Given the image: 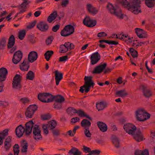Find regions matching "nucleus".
<instances>
[{
    "instance_id": "2",
    "label": "nucleus",
    "mask_w": 155,
    "mask_h": 155,
    "mask_svg": "<svg viewBox=\"0 0 155 155\" xmlns=\"http://www.w3.org/2000/svg\"><path fill=\"white\" fill-rule=\"evenodd\" d=\"M124 129L129 134L133 136L136 141L140 142L143 140V137L140 130H137L136 127L134 124L130 123L124 124Z\"/></svg>"
},
{
    "instance_id": "20",
    "label": "nucleus",
    "mask_w": 155,
    "mask_h": 155,
    "mask_svg": "<svg viewBox=\"0 0 155 155\" xmlns=\"http://www.w3.org/2000/svg\"><path fill=\"white\" fill-rule=\"evenodd\" d=\"M144 96L146 97H149L152 96L151 91L143 85L141 86Z\"/></svg>"
},
{
    "instance_id": "55",
    "label": "nucleus",
    "mask_w": 155,
    "mask_h": 155,
    "mask_svg": "<svg viewBox=\"0 0 155 155\" xmlns=\"http://www.w3.org/2000/svg\"><path fill=\"white\" fill-rule=\"evenodd\" d=\"M60 28V25L57 24L52 27V30L54 32H56Z\"/></svg>"
},
{
    "instance_id": "28",
    "label": "nucleus",
    "mask_w": 155,
    "mask_h": 155,
    "mask_svg": "<svg viewBox=\"0 0 155 155\" xmlns=\"http://www.w3.org/2000/svg\"><path fill=\"white\" fill-rule=\"evenodd\" d=\"M134 154L135 155H149V151L147 149L143 150H136Z\"/></svg>"
},
{
    "instance_id": "8",
    "label": "nucleus",
    "mask_w": 155,
    "mask_h": 155,
    "mask_svg": "<svg viewBox=\"0 0 155 155\" xmlns=\"http://www.w3.org/2000/svg\"><path fill=\"white\" fill-rule=\"evenodd\" d=\"M74 31V26L71 25H68L65 26L61 31L60 34L62 36L67 37L73 34Z\"/></svg>"
},
{
    "instance_id": "49",
    "label": "nucleus",
    "mask_w": 155,
    "mask_h": 155,
    "mask_svg": "<svg viewBox=\"0 0 155 155\" xmlns=\"http://www.w3.org/2000/svg\"><path fill=\"white\" fill-rule=\"evenodd\" d=\"M24 2L21 4V7L24 8L25 9L26 6L30 3L29 1H28L27 0H23Z\"/></svg>"
},
{
    "instance_id": "35",
    "label": "nucleus",
    "mask_w": 155,
    "mask_h": 155,
    "mask_svg": "<svg viewBox=\"0 0 155 155\" xmlns=\"http://www.w3.org/2000/svg\"><path fill=\"white\" fill-rule=\"evenodd\" d=\"M35 77V74L32 71H30L26 74V78L27 80H33Z\"/></svg>"
},
{
    "instance_id": "36",
    "label": "nucleus",
    "mask_w": 155,
    "mask_h": 155,
    "mask_svg": "<svg viewBox=\"0 0 155 155\" xmlns=\"http://www.w3.org/2000/svg\"><path fill=\"white\" fill-rule=\"evenodd\" d=\"M112 142L116 148H118L120 147V141L117 138L115 137H113Z\"/></svg>"
},
{
    "instance_id": "16",
    "label": "nucleus",
    "mask_w": 155,
    "mask_h": 155,
    "mask_svg": "<svg viewBox=\"0 0 155 155\" xmlns=\"http://www.w3.org/2000/svg\"><path fill=\"white\" fill-rule=\"evenodd\" d=\"M8 74V70L5 68H0V82H3L5 80Z\"/></svg>"
},
{
    "instance_id": "56",
    "label": "nucleus",
    "mask_w": 155,
    "mask_h": 155,
    "mask_svg": "<svg viewBox=\"0 0 155 155\" xmlns=\"http://www.w3.org/2000/svg\"><path fill=\"white\" fill-rule=\"evenodd\" d=\"M83 150L84 152H85L86 153H90L91 151L90 148L87 147L85 146H84L83 147Z\"/></svg>"
},
{
    "instance_id": "39",
    "label": "nucleus",
    "mask_w": 155,
    "mask_h": 155,
    "mask_svg": "<svg viewBox=\"0 0 155 155\" xmlns=\"http://www.w3.org/2000/svg\"><path fill=\"white\" fill-rule=\"evenodd\" d=\"M6 40L5 38H3L0 41V49H4L6 45Z\"/></svg>"
},
{
    "instance_id": "15",
    "label": "nucleus",
    "mask_w": 155,
    "mask_h": 155,
    "mask_svg": "<svg viewBox=\"0 0 155 155\" xmlns=\"http://www.w3.org/2000/svg\"><path fill=\"white\" fill-rule=\"evenodd\" d=\"M91 63L92 65L96 64L101 59V56L97 52L92 54L90 58Z\"/></svg>"
},
{
    "instance_id": "61",
    "label": "nucleus",
    "mask_w": 155,
    "mask_h": 155,
    "mask_svg": "<svg viewBox=\"0 0 155 155\" xmlns=\"http://www.w3.org/2000/svg\"><path fill=\"white\" fill-rule=\"evenodd\" d=\"M28 98L26 97L22 98L20 99V101L23 104H25L28 101Z\"/></svg>"
},
{
    "instance_id": "6",
    "label": "nucleus",
    "mask_w": 155,
    "mask_h": 155,
    "mask_svg": "<svg viewBox=\"0 0 155 155\" xmlns=\"http://www.w3.org/2000/svg\"><path fill=\"white\" fill-rule=\"evenodd\" d=\"M107 8L109 12L111 14H114L120 19L123 18V15L121 13V10L119 8H115L113 5L110 3H108Z\"/></svg>"
},
{
    "instance_id": "32",
    "label": "nucleus",
    "mask_w": 155,
    "mask_h": 155,
    "mask_svg": "<svg viewBox=\"0 0 155 155\" xmlns=\"http://www.w3.org/2000/svg\"><path fill=\"white\" fill-rule=\"evenodd\" d=\"M22 149L21 152L23 153L26 152L27 151L28 144L25 140H23V142L21 143Z\"/></svg>"
},
{
    "instance_id": "13",
    "label": "nucleus",
    "mask_w": 155,
    "mask_h": 155,
    "mask_svg": "<svg viewBox=\"0 0 155 155\" xmlns=\"http://www.w3.org/2000/svg\"><path fill=\"white\" fill-rule=\"evenodd\" d=\"M51 94L48 93H39L38 96V98L41 101L45 103H48L52 101V100L50 98H48L47 100L45 99L48 97L51 96Z\"/></svg>"
},
{
    "instance_id": "48",
    "label": "nucleus",
    "mask_w": 155,
    "mask_h": 155,
    "mask_svg": "<svg viewBox=\"0 0 155 155\" xmlns=\"http://www.w3.org/2000/svg\"><path fill=\"white\" fill-rule=\"evenodd\" d=\"M135 32L137 36L143 33V30L141 28H136L135 29Z\"/></svg>"
},
{
    "instance_id": "31",
    "label": "nucleus",
    "mask_w": 155,
    "mask_h": 155,
    "mask_svg": "<svg viewBox=\"0 0 155 155\" xmlns=\"http://www.w3.org/2000/svg\"><path fill=\"white\" fill-rule=\"evenodd\" d=\"M57 122L54 120H52L49 122L48 124L46 125L48 126V128H49L50 130H52L55 128L57 125Z\"/></svg>"
},
{
    "instance_id": "41",
    "label": "nucleus",
    "mask_w": 155,
    "mask_h": 155,
    "mask_svg": "<svg viewBox=\"0 0 155 155\" xmlns=\"http://www.w3.org/2000/svg\"><path fill=\"white\" fill-rule=\"evenodd\" d=\"M26 35L25 31V30H22L19 32L18 38L21 40H23Z\"/></svg>"
},
{
    "instance_id": "47",
    "label": "nucleus",
    "mask_w": 155,
    "mask_h": 155,
    "mask_svg": "<svg viewBox=\"0 0 155 155\" xmlns=\"http://www.w3.org/2000/svg\"><path fill=\"white\" fill-rule=\"evenodd\" d=\"M8 129H5L2 132L0 133V136L2 137H3L4 139L5 137L8 135Z\"/></svg>"
},
{
    "instance_id": "63",
    "label": "nucleus",
    "mask_w": 155,
    "mask_h": 155,
    "mask_svg": "<svg viewBox=\"0 0 155 155\" xmlns=\"http://www.w3.org/2000/svg\"><path fill=\"white\" fill-rule=\"evenodd\" d=\"M79 118L78 117L73 118L71 119V122L75 123H76L78 121H79Z\"/></svg>"
},
{
    "instance_id": "24",
    "label": "nucleus",
    "mask_w": 155,
    "mask_h": 155,
    "mask_svg": "<svg viewBox=\"0 0 155 155\" xmlns=\"http://www.w3.org/2000/svg\"><path fill=\"white\" fill-rule=\"evenodd\" d=\"M97 124L101 132H104L107 131V127L105 123L101 121H98Z\"/></svg>"
},
{
    "instance_id": "26",
    "label": "nucleus",
    "mask_w": 155,
    "mask_h": 155,
    "mask_svg": "<svg viewBox=\"0 0 155 155\" xmlns=\"http://www.w3.org/2000/svg\"><path fill=\"white\" fill-rule=\"evenodd\" d=\"M81 127L84 129L89 128L91 126V123L88 120L84 119L81 122Z\"/></svg>"
},
{
    "instance_id": "7",
    "label": "nucleus",
    "mask_w": 155,
    "mask_h": 155,
    "mask_svg": "<svg viewBox=\"0 0 155 155\" xmlns=\"http://www.w3.org/2000/svg\"><path fill=\"white\" fill-rule=\"evenodd\" d=\"M20 75L16 74L14 77L12 83V87L15 90L20 91L22 87V85L21 84Z\"/></svg>"
},
{
    "instance_id": "22",
    "label": "nucleus",
    "mask_w": 155,
    "mask_h": 155,
    "mask_svg": "<svg viewBox=\"0 0 155 155\" xmlns=\"http://www.w3.org/2000/svg\"><path fill=\"white\" fill-rule=\"evenodd\" d=\"M51 99L52 100V101H54L55 102L62 103L65 101V98L62 95H58L53 96L51 94Z\"/></svg>"
},
{
    "instance_id": "3",
    "label": "nucleus",
    "mask_w": 155,
    "mask_h": 155,
    "mask_svg": "<svg viewBox=\"0 0 155 155\" xmlns=\"http://www.w3.org/2000/svg\"><path fill=\"white\" fill-rule=\"evenodd\" d=\"M33 124L34 123L31 120L25 124V129L22 125H19L15 129L16 134L19 138L22 136L25 132L27 135H29L32 132Z\"/></svg>"
},
{
    "instance_id": "57",
    "label": "nucleus",
    "mask_w": 155,
    "mask_h": 155,
    "mask_svg": "<svg viewBox=\"0 0 155 155\" xmlns=\"http://www.w3.org/2000/svg\"><path fill=\"white\" fill-rule=\"evenodd\" d=\"M69 2V0H64L61 2V5L63 7H65L68 4Z\"/></svg>"
},
{
    "instance_id": "34",
    "label": "nucleus",
    "mask_w": 155,
    "mask_h": 155,
    "mask_svg": "<svg viewBox=\"0 0 155 155\" xmlns=\"http://www.w3.org/2000/svg\"><path fill=\"white\" fill-rule=\"evenodd\" d=\"M145 3L149 8H152L155 5V0H145Z\"/></svg>"
},
{
    "instance_id": "18",
    "label": "nucleus",
    "mask_w": 155,
    "mask_h": 155,
    "mask_svg": "<svg viewBox=\"0 0 155 155\" xmlns=\"http://www.w3.org/2000/svg\"><path fill=\"white\" fill-rule=\"evenodd\" d=\"M107 64L106 63L97 66L92 72L93 74H100L105 68Z\"/></svg>"
},
{
    "instance_id": "45",
    "label": "nucleus",
    "mask_w": 155,
    "mask_h": 155,
    "mask_svg": "<svg viewBox=\"0 0 155 155\" xmlns=\"http://www.w3.org/2000/svg\"><path fill=\"white\" fill-rule=\"evenodd\" d=\"M54 38L53 36H51L49 37L46 41V43L47 45L51 44L52 41Z\"/></svg>"
},
{
    "instance_id": "40",
    "label": "nucleus",
    "mask_w": 155,
    "mask_h": 155,
    "mask_svg": "<svg viewBox=\"0 0 155 155\" xmlns=\"http://www.w3.org/2000/svg\"><path fill=\"white\" fill-rule=\"evenodd\" d=\"M13 150L14 155H18L20 150L18 144H16L13 147Z\"/></svg>"
},
{
    "instance_id": "53",
    "label": "nucleus",
    "mask_w": 155,
    "mask_h": 155,
    "mask_svg": "<svg viewBox=\"0 0 155 155\" xmlns=\"http://www.w3.org/2000/svg\"><path fill=\"white\" fill-rule=\"evenodd\" d=\"M60 49L61 50L60 53H64L68 51V49L65 48L63 45H60Z\"/></svg>"
},
{
    "instance_id": "38",
    "label": "nucleus",
    "mask_w": 155,
    "mask_h": 155,
    "mask_svg": "<svg viewBox=\"0 0 155 155\" xmlns=\"http://www.w3.org/2000/svg\"><path fill=\"white\" fill-rule=\"evenodd\" d=\"M129 51L133 58L137 57L138 53L137 51L133 48H130L129 49Z\"/></svg>"
},
{
    "instance_id": "21",
    "label": "nucleus",
    "mask_w": 155,
    "mask_h": 155,
    "mask_svg": "<svg viewBox=\"0 0 155 155\" xmlns=\"http://www.w3.org/2000/svg\"><path fill=\"white\" fill-rule=\"evenodd\" d=\"M54 72L56 85H58L59 84L60 81L63 78V74L58 70H56Z\"/></svg>"
},
{
    "instance_id": "44",
    "label": "nucleus",
    "mask_w": 155,
    "mask_h": 155,
    "mask_svg": "<svg viewBox=\"0 0 155 155\" xmlns=\"http://www.w3.org/2000/svg\"><path fill=\"white\" fill-rule=\"evenodd\" d=\"M51 117V115L49 114L41 115V118L43 120H47L50 119Z\"/></svg>"
},
{
    "instance_id": "19",
    "label": "nucleus",
    "mask_w": 155,
    "mask_h": 155,
    "mask_svg": "<svg viewBox=\"0 0 155 155\" xmlns=\"http://www.w3.org/2000/svg\"><path fill=\"white\" fill-rule=\"evenodd\" d=\"M38 56V53L36 52L31 51L28 55V60L29 62L32 63L37 60Z\"/></svg>"
},
{
    "instance_id": "12",
    "label": "nucleus",
    "mask_w": 155,
    "mask_h": 155,
    "mask_svg": "<svg viewBox=\"0 0 155 155\" xmlns=\"http://www.w3.org/2000/svg\"><path fill=\"white\" fill-rule=\"evenodd\" d=\"M83 23L88 27H92L96 25L97 21L96 20H91L89 16H86L83 21Z\"/></svg>"
},
{
    "instance_id": "23",
    "label": "nucleus",
    "mask_w": 155,
    "mask_h": 155,
    "mask_svg": "<svg viewBox=\"0 0 155 155\" xmlns=\"http://www.w3.org/2000/svg\"><path fill=\"white\" fill-rule=\"evenodd\" d=\"M21 70L23 71H27L29 67V62L25 59L19 66Z\"/></svg>"
},
{
    "instance_id": "43",
    "label": "nucleus",
    "mask_w": 155,
    "mask_h": 155,
    "mask_svg": "<svg viewBox=\"0 0 155 155\" xmlns=\"http://www.w3.org/2000/svg\"><path fill=\"white\" fill-rule=\"evenodd\" d=\"M54 105V108L59 110L61 109L62 107V103L55 102Z\"/></svg>"
},
{
    "instance_id": "1",
    "label": "nucleus",
    "mask_w": 155,
    "mask_h": 155,
    "mask_svg": "<svg viewBox=\"0 0 155 155\" xmlns=\"http://www.w3.org/2000/svg\"><path fill=\"white\" fill-rule=\"evenodd\" d=\"M117 2L122 5L127 7L129 11L135 14L141 12L140 0H130L129 2L127 0H117Z\"/></svg>"
},
{
    "instance_id": "5",
    "label": "nucleus",
    "mask_w": 155,
    "mask_h": 155,
    "mask_svg": "<svg viewBox=\"0 0 155 155\" xmlns=\"http://www.w3.org/2000/svg\"><path fill=\"white\" fill-rule=\"evenodd\" d=\"M135 117L137 120L144 121L149 119L150 115L144 109L141 108L138 109L135 112Z\"/></svg>"
},
{
    "instance_id": "27",
    "label": "nucleus",
    "mask_w": 155,
    "mask_h": 155,
    "mask_svg": "<svg viewBox=\"0 0 155 155\" xmlns=\"http://www.w3.org/2000/svg\"><path fill=\"white\" fill-rule=\"evenodd\" d=\"M115 95L117 96L124 97L128 95L125 89L117 91L115 93Z\"/></svg>"
},
{
    "instance_id": "52",
    "label": "nucleus",
    "mask_w": 155,
    "mask_h": 155,
    "mask_svg": "<svg viewBox=\"0 0 155 155\" xmlns=\"http://www.w3.org/2000/svg\"><path fill=\"white\" fill-rule=\"evenodd\" d=\"M36 21L35 20L33 21L31 23H30L27 26V28L28 29H31L33 28L36 24Z\"/></svg>"
},
{
    "instance_id": "30",
    "label": "nucleus",
    "mask_w": 155,
    "mask_h": 155,
    "mask_svg": "<svg viewBox=\"0 0 155 155\" xmlns=\"http://www.w3.org/2000/svg\"><path fill=\"white\" fill-rule=\"evenodd\" d=\"M57 12L54 11L48 17L47 21L49 23H51L52 21L54 20L57 17Z\"/></svg>"
},
{
    "instance_id": "37",
    "label": "nucleus",
    "mask_w": 155,
    "mask_h": 155,
    "mask_svg": "<svg viewBox=\"0 0 155 155\" xmlns=\"http://www.w3.org/2000/svg\"><path fill=\"white\" fill-rule=\"evenodd\" d=\"M77 113L79 116L85 117L89 119L92 120L91 118V117L87 115L86 114L84 113L83 111L81 110H78V111Z\"/></svg>"
},
{
    "instance_id": "10",
    "label": "nucleus",
    "mask_w": 155,
    "mask_h": 155,
    "mask_svg": "<svg viewBox=\"0 0 155 155\" xmlns=\"http://www.w3.org/2000/svg\"><path fill=\"white\" fill-rule=\"evenodd\" d=\"M38 107L35 104L30 105L28 107L25 113L27 118H31L35 112L37 110Z\"/></svg>"
},
{
    "instance_id": "62",
    "label": "nucleus",
    "mask_w": 155,
    "mask_h": 155,
    "mask_svg": "<svg viewBox=\"0 0 155 155\" xmlns=\"http://www.w3.org/2000/svg\"><path fill=\"white\" fill-rule=\"evenodd\" d=\"M68 111L70 110L71 111L73 112L74 113H77L78 111H77L76 109H74L73 107H70L68 108Z\"/></svg>"
},
{
    "instance_id": "14",
    "label": "nucleus",
    "mask_w": 155,
    "mask_h": 155,
    "mask_svg": "<svg viewBox=\"0 0 155 155\" xmlns=\"http://www.w3.org/2000/svg\"><path fill=\"white\" fill-rule=\"evenodd\" d=\"M22 53L20 50L15 52L13 56L12 61L15 64H18L21 61L22 57Z\"/></svg>"
},
{
    "instance_id": "42",
    "label": "nucleus",
    "mask_w": 155,
    "mask_h": 155,
    "mask_svg": "<svg viewBox=\"0 0 155 155\" xmlns=\"http://www.w3.org/2000/svg\"><path fill=\"white\" fill-rule=\"evenodd\" d=\"M53 136H58L60 134V130L58 129H53L51 130Z\"/></svg>"
},
{
    "instance_id": "46",
    "label": "nucleus",
    "mask_w": 155,
    "mask_h": 155,
    "mask_svg": "<svg viewBox=\"0 0 155 155\" xmlns=\"http://www.w3.org/2000/svg\"><path fill=\"white\" fill-rule=\"evenodd\" d=\"M84 133L85 136L87 137H90L91 136V134L90 132L89 128L84 129Z\"/></svg>"
},
{
    "instance_id": "59",
    "label": "nucleus",
    "mask_w": 155,
    "mask_h": 155,
    "mask_svg": "<svg viewBox=\"0 0 155 155\" xmlns=\"http://www.w3.org/2000/svg\"><path fill=\"white\" fill-rule=\"evenodd\" d=\"M107 36V35L104 32H102L98 33L97 36L98 37H105Z\"/></svg>"
},
{
    "instance_id": "60",
    "label": "nucleus",
    "mask_w": 155,
    "mask_h": 155,
    "mask_svg": "<svg viewBox=\"0 0 155 155\" xmlns=\"http://www.w3.org/2000/svg\"><path fill=\"white\" fill-rule=\"evenodd\" d=\"M68 56L65 55L59 58V61H65L68 59Z\"/></svg>"
},
{
    "instance_id": "50",
    "label": "nucleus",
    "mask_w": 155,
    "mask_h": 155,
    "mask_svg": "<svg viewBox=\"0 0 155 155\" xmlns=\"http://www.w3.org/2000/svg\"><path fill=\"white\" fill-rule=\"evenodd\" d=\"M48 126L46 125V124H43L42 125V129H43L44 133L46 135H47L48 133Z\"/></svg>"
},
{
    "instance_id": "33",
    "label": "nucleus",
    "mask_w": 155,
    "mask_h": 155,
    "mask_svg": "<svg viewBox=\"0 0 155 155\" xmlns=\"http://www.w3.org/2000/svg\"><path fill=\"white\" fill-rule=\"evenodd\" d=\"M54 54V52L52 51H48L45 54L44 56L45 58L48 61L50 60V58Z\"/></svg>"
},
{
    "instance_id": "9",
    "label": "nucleus",
    "mask_w": 155,
    "mask_h": 155,
    "mask_svg": "<svg viewBox=\"0 0 155 155\" xmlns=\"http://www.w3.org/2000/svg\"><path fill=\"white\" fill-rule=\"evenodd\" d=\"M32 129L34 138L37 141L41 140L42 137L41 134V130L39 126L37 124L34 125V124Z\"/></svg>"
},
{
    "instance_id": "64",
    "label": "nucleus",
    "mask_w": 155,
    "mask_h": 155,
    "mask_svg": "<svg viewBox=\"0 0 155 155\" xmlns=\"http://www.w3.org/2000/svg\"><path fill=\"white\" fill-rule=\"evenodd\" d=\"M8 102L0 101V106H6L8 105Z\"/></svg>"
},
{
    "instance_id": "51",
    "label": "nucleus",
    "mask_w": 155,
    "mask_h": 155,
    "mask_svg": "<svg viewBox=\"0 0 155 155\" xmlns=\"http://www.w3.org/2000/svg\"><path fill=\"white\" fill-rule=\"evenodd\" d=\"M72 148L69 151L68 153L70 155H74L78 149L74 147H72Z\"/></svg>"
},
{
    "instance_id": "25",
    "label": "nucleus",
    "mask_w": 155,
    "mask_h": 155,
    "mask_svg": "<svg viewBox=\"0 0 155 155\" xmlns=\"http://www.w3.org/2000/svg\"><path fill=\"white\" fill-rule=\"evenodd\" d=\"M87 8L89 12L93 15H95L98 12V10L91 4H87Z\"/></svg>"
},
{
    "instance_id": "54",
    "label": "nucleus",
    "mask_w": 155,
    "mask_h": 155,
    "mask_svg": "<svg viewBox=\"0 0 155 155\" xmlns=\"http://www.w3.org/2000/svg\"><path fill=\"white\" fill-rule=\"evenodd\" d=\"M5 148L6 151L8 150L11 147V143H7L6 142H4Z\"/></svg>"
},
{
    "instance_id": "11",
    "label": "nucleus",
    "mask_w": 155,
    "mask_h": 155,
    "mask_svg": "<svg viewBox=\"0 0 155 155\" xmlns=\"http://www.w3.org/2000/svg\"><path fill=\"white\" fill-rule=\"evenodd\" d=\"M15 43V38L13 35H12L8 39V41L7 44V48L8 49H11L9 52L11 53H12L17 49V47L14 45Z\"/></svg>"
},
{
    "instance_id": "58",
    "label": "nucleus",
    "mask_w": 155,
    "mask_h": 155,
    "mask_svg": "<svg viewBox=\"0 0 155 155\" xmlns=\"http://www.w3.org/2000/svg\"><path fill=\"white\" fill-rule=\"evenodd\" d=\"M107 44L109 45H117L118 44V43L116 41H111V40H107L106 41Z\"/></svg>"
},
{
    "instance_id": "4",
    "label": "nucleus",
    "mask_w": 155,
    "mask_h": 155,
    "mask_svg": "<svg viewBox=\"0 0 155 155\" xmlns=\"http://www.w3.org/2000/svg\"><path fill=\"white\" fill-rule=\"evenodd\" d=\"M84 85L80 87L79 91L81 93H83L85 91V93H88L90 90V87H92L93 88L95 84L92 80L91 76H85L84 78Z\"/></svg>"
},
{
    "instance_id": "29",
    "label": "nucleus",
    "mask_w": 155,
    "mask_h": 155,
    "mask_svg": "<svg viewBox=\"0 0 155 155\" xmlns=\"http://www.w3.org/2000/svg\"><path fill=\"white\" fill-rule=\"evenodd\" d=\"M96 107L98 111L104 109L107 106V104L103 102H101L96 104Z\"/></svg>"
},
{
    "instance_id": "17",
    "label": "nucleus",
    "mask_w": 155,
    "mask_h": 155,
    "mask_svg": "<svg viewBox=\"0 0 155 155\" xmlns=\"http://www.w3.org/2000/svg\"><path fill=\"white\" fill-rule=\"evenodd\" d=\"M37 28L42 31H46L48 30V26L47 24L44 21H40L37 25Z\"/></svg>"
}]
</instances>
